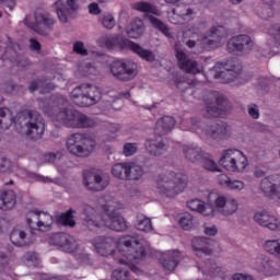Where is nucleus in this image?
<instances>
[{
  "instance_id": "33",
  "label": "nucleus",
  "mask_w": 280,
  "mask_h": 280,
  "mask_svg": "<svg viewBox=\"0 0 280 280\" xmlns=\"http://www.w3.org/2000/svg\"><path fill=\"white\" fill-rule=\"evenodd\" d=\"M143 32H145L143 20L136 18L131 22V27L127 31V36H129V38H139V36H142Z\"/></svg>"
},
{
  "instance_id": "60",
  "label": "nucleus",
  "mask_w": 280,
  "mask_h": 280,
  "mask_svg": "<svg viewBox=\"0 0 280 280\" xmlns=\"http://www.w3.org/2000/svg\"><path fill=\"white\" fill-rule=\"evenodd\" d=\"M232 279L233 280H253V277L244 273H235L232 276Z\"/></svg>"
},
{
  "instance_id": "31",
  "label": "nucleus",
  "mask_w": 280,
  "mask_h": 280,
  "mask_svg": "<svg viewBox=\"0 0 280 280\" xmlns=\"http://www.w3.org/2000/svg\"><path fill=\"white\" fill-rule=\"evenodd\" d=\"M147 152L152 156H161L165 152V143L159 139H147L144 143Z\"/></svg>"
},
{
  "instance_id": "3",
  "label": "nucleus",
  "mask_w": 280,
  "mask_h": 280,
  "mask_svg": "<svg viewBox=\"0 0 280 280\" xmlns=\"http://www.w3.org/2000/svg\"><path fill=\"white\" fill-rule=\"evenodd\" d=\"M207 30V23L199 22L188 27L187 34L190 38L186 42V47L194 49L192 54H202V51H211V49H218L222 45V39L226 38V28L222 25L213 26L210 32L205 34Z\"/></svg>"
},
{
  "instance_id": "15",
  "label": "nucleus",
  "mask_w": 280,
  "mask_h": 280,
  "mask_svg": "<svg viewBox=\"0 0 280 280\" xmlns=\"http://www.w3.org/2000/svg\"><path fill=\"white\" fill-rule=\"evenodd\" d=\"M253 39L248 35H236L229 39L226 48L229 54L244 56L253 51Z\"/></svg>"
},
{
  "instance_id": "63",
  "label": "nucleus",
  "mask_w": 280,
  "mask_h": 280,
  "mask_svg": "<svg viewBox=\"0 0 280 280\" xmlns=\"http://www.w3.org/2000/svg\"><path fill=\"white\" fill-rule=\"evenodd\" d=\"M190 122L198 129L205 128V124H202V121H200L198 118H191Z\"/></svg>"
},
{
  "instance_id": "2",
  "label": "nucleus",
  "mask_w": 280,
  "mask_h": 280,
  "mask_svg": "<svg viewBox=\"0 0 280 280\" xmlns=\"http://www.w3.org/2000/svg\"><path fill=\"white\" fill-rule=\"evenodd\" d=\"M83 220L85 226L91 231H100V229H110L118 233L128 230V222L121 217L117 209L110 203L104 206V213H97V210L86 203L83 205Z\"/></svg>"
},
{
  "instance_id": "36",
  "label": "nucleus",
  "mask_w": 280,
  "mask_h": 280,
  "mask_svg": "<svg viewBox=\"0 0 280 280\" xmlns=\"http://www.w3.org/2000/svg\"><path fill=\"white\" fill-rule=\"evenodd\" d=\"M25 237H27L25 231L19 229H13L10 234V241L14 246H27L28 243Z\"/></svg>"
},
{
  "instance_id": "1",
  "label": "nucleus",
  "mask_w": 280,
  "mask_h": 280,
  "mask_svg": "<svg viewBox=\"0 0 280 280\" xmlns=\"http://www.w3.org/2000/svg\"><path fill=\"white\" fill-rule=\"evenodd\" d=\"M93 246L101 257L116 255L118 250V255L124 257L118 259V264L128 266L132 272L139 270L137 264H141L142 259L145 258V248L141 245V237L137 234L120 236L117 243L110 236H98L94 240Z\"/></svg>"
},
{
  "instance_id": "22",
  "label": "nucleus",
  "mask_w": 280,
  "mask_h": 280,
  "mask_svg": "<svg viewBox=\"0 0 280 280\" xmlns=\"http://www.w3.org/2000/svg\"><path fill=\"white\" fill-rule=\"evenodd\" d=\"M191 19H194V9L187 7H176L168 14V21L173 25H185V23H189Z\"/></svg>"
},
{
  "instance_id": "57",
  "label": "nucleus",
  "mask_w": 280,
  "mask_h": 280,
  "mask_svg": "<svg viewBox=\"0 0 280 280\" xmlns=\"http://www.w3.org/2000/svg\"><path fill=\"white\" fill-rule=\"evenodd\" d=\"M140 168V173L137 171H129L130 176H136L137 178H132V179H127V180H139L141 178V176H143V167H141L140 165H137Z\"/></svg>"
},
{
  "instance_id": "21",
  "label": "nucleus",
  "mask_w": 280,
  "mask_h": 280,
  "mask_svg": "<svg viewBox=\"0 0 280 280\" xmlns=\"http://www.w3.org/2000/svg\"><path fill=\"white\" fill-rule=\"evenodd\" d=\"M260 189L266 196L280 200V175H270L260 183Z\"/></svg>"
},
{
  "instance_id": "54",
  "label": "nucleus",
  "mask_w": 280,
  "mask_h": 280,
  "mask_svg": "<svg viewBox=\"0 0 280 280\" xmlns=\"http://www.w3.org/2000/svg\"><path fill=\"white\" fill-rule=\"evenodd\" d=\"M88 10L90 12V14H102V10H100V4L93 2V3H90L89 7H88Z\"/></svg>"
},
{
  "instance_id": "56",
  "label": "nucleus",
  "mask_w": 280,
  "mask_h": 280,
  "mask_svg": "<svg viewBox=\"0 0 280 280\" xmlns=\"http://www.w3.org/2000/svg\"><path fill=\"white\" fill-rule=\"evenodd\" d=\"M229 200H226V198H224V196H219L215 199V207H218L219 209H224L226 207V202Z\"/></svg>"
},
{
  "instance_id": "58",
  "label": "nucleus",
  "mask_w": 280,
  "mask_h": 280,
  "mask_svg": "<svg viewBox=\"0 0 280 280\" xmlns=\"http://www.w3.org/2000/svg\"><path fill=\"white\" fill-rule=\"evenodd\" d=\"M248 115L252 116L253 119H259V109L257 108V105L248 108Z\"/></svg>"
},
{
  "instance_id": "27",
  "label": "nucleus",
  "mask_w": 280,
  "mask_h": 280,
  "mask_svg": "<svg viewBox=\"0 0 280 280\" xmlns=\"http://www.w3.org/2000/svg\"><path fill=\"white\" fill-rule=\"evenodd\" d=\"M38 89L40 93H49L50 91H54V89H56V85L51 83V79L43 77L30 83L28 91L31 93H34V91H38Z\"/></svg>"
},
{
  "instance_id": "47",
  "label": "nucleus",
  "mask_w": 280,
  "mask_h": 280,
  "mask_svg": "<svg viewBox=\"0 0 280 280\" xmlns=\"http://www.w3.org/2000/svg\"><path fill=\"white\" fill-rule=\"evenodd\" d=\"M139 150V145L135 142H127L124 144L122 154L125 156H132L133 154H137V151Z\"/></svg>"
},
{
  "instance_id": "42",
  "label": "nucleus",
  "mask_w": 280,
  "mask_h": 280,
  "mask_svg": "<svg viewBox=\"0 0 280 280\" xmlns=\"http://www.w3.org/2000/svg\"><path fill=\"white\" fill-rule=\"evenodd\" d=\"M179 226L183 231H191L194 229V215L185 213L179 219Z\"/></svg>"
},
{
  "instance_id": "44",
  "label": "nucleus",
  "mask_w": 280,
  "mask_h": 280,
  "mask_svg": "<svg viewBox=\"0 0 280 280\" xmlns=\"http://www.w3.org/2000/svg\"><path fill=\"white\" fill-rule=\"evenodd\" d=\"M23 261L26 264V266H30V267L38 266L39 264L38 255L36 254V252H27L23 256Z\"/></svg>"
},
{
  "instance_id": "59",
  "label": "nucleus",
  "mask_w": 280,
  "mask_h": 280,
  "mask_svg": "<svg viewBox=\"0 0 280 280\" xmlns=\"http://www.w3.org/2000/svg\"><path fill=\"white\" fill-rule=\"evenodd\" d=\"M30 43V47L33 51H40L42 46L38 40H36L35 38H31Z\"/></svg>"
},
{
  "instance_id": "43",
  "label": "nucleus",
  "mask_w": 280,
  "mask_h": 280,
  "mask_svg": "<svg viewBox=\"0 0 280 280\" xmlns=\"http://www.w3.org/2000/svg\"><path fill=\"white\" fill-rule=\"evenodd\" d=\"M258 261L260 266L257 267V270H259V272H264L266 277H270V267L272 266V261L270 260V258H258Z\"/></svg>"
},
{
  "instance_id": "12",
  "label": "nucleus",
  "mask_w": 280,
  "mask_h": 280,
  "mask_svg": "<svg viewBox=\"0 0 280 280\" xmlns=\"http://www.w3.org/2000/svg\"><path fill=\"white\" fill-rule=\"evenodd\" d=\"M110 73L120 82H130L137 78L139 70L135 61L121 59L110 63Z\"/></svg>"
},
{
  "instance_id": "17",
  "label": "nucleus",
  "mask_w": 280,
  "mask_h": 280,
  "mask_svg": "<svg viewBox=\"0 0 280 280\" xmlns=\"http://www.w3.org/2000/svg\"><path fill=\"white\" fill-rule=\"evenodd\" d=\"M83 183L90 191H104L110 182L108 178H104L91 171H84Z\"/></svg>"
},
{
  "instance_id": "40",
  "label": "nucleus",
  "mask_w": 280,
  "mask_h": 280,
  "mask_svg": "<svg viewBox=\"0 0 280 280\" xmlns=\"http://www.w3.org/2000/svg\"><path fill=\"white\" fill-rule=\"evenodd\" d=\"M265 5L262 12L259 13V16L264 19L265 21H268V19H272L275 16V9H272V5H275V0H262Z\"/></svg>"
},
{
  "instance_id": "23",
  "label": "nucleus",
  "mask_w": 280,
  "mask_h": 280,
  "mask_svg": "<svg viewBox=\"0 0 280 280\" xmlns=\"http://www.w3.org/2000/svg\"><path fill=\"white\" fill-rule=\"evenodd\" d=\"M211 238L205 236H197L192 238V250L197 257H210L213 254V248H211Z\"/></svg>"
},
{
  "instance_id": "18",
  "label": "nucleus",
  "mask_w": 280,
  "mask_h": 280,
  "mask_svg": "<svg viewBox=\"0 0 280 280\" xmlns=\"http://www.w3.org/2000/svg\"><path fill=\"white\" fill-rule=\"evenodd\" d=\"M78 1L67 0V3H65L62 0H58L56 2L57 16L61 23H68L69 16L80 10V3Z\"/></svg>"
},
{
  "instance_id": "51",
  "label": "nucleus",
  "mask_w": 280,
  "mask_h": 280,
  "mask_svg": "<svg viewBox=\"0 0 280 280\" xmlns=\"http://www.w3.org/2000/svg\"><path fill=\"white\" fill-rule=\"evenodd\" d=\"M73 51H75V54H79L80 56H89V50L84 48V43L82 42L74 43Z\"/></svg>"
},
{
  "instance_id": "20",
  "label": "nucleus",
  "mask_w": 280,
  "mask_h": 280,
  "mask_svg": "<svg viewBox=\"0 0 280 280\" xmlns=\"http://www.w3.org/2000/svg\"><path fill=\"white\" fill-rule=\"evenodd\" d=\"M131 172H138V174H141V168L137 166L135 163H118L115 164L112 167V174L115 176V178H118L119 180H127L137 178V176L130 175Z\"/></svg>"
},
{
  "instance_id": "24",
  "label": "nucleus",
  "mask_w": 280,
  "mask_h": 280,
  "mask_svg": "<svg viewBox=\"0 0 280 280\" xmlns=\"http://www.w3.org/2000/svg\"><path fill=\"white\" fill-rule=\"evenodd\" d=\"M214 80H219L221 84H231V82H236V84H244V72H237L234 68L225 69L221 72H217L214 74Z\"/></svg>"
},
{
  "instance_id": "10",
  "label": "nucleus",
  "mask_w": 280,
  "mask_h": 280,
  "mask_svg": "<svg viewBox=\"0 0 280 280\" xmlns=\"http://www.w3.org/2000/svg\"><path fill=\"white\" fill-rule=\"evenodd\" d=\"M66 147L70 154L74 156H89L95 150V141L86 133H72L68 137Z\"/></svg>"
},
{
  "instance_id": "28",
  "label": "nucleus",
  "mask_w": 280,
  "mask_h": 280,
  "mask_svg": "<svg viewBox=\"0 0 280 280\" xmlns=\"http://www.w3.org/2000/svg\"><path fill=\"white\" fill-rule=\"evenodd\" d=\"M187 207L191 211H197L198 213H201V215H205L206 218H209L214 213L213 206L207 205L199 199H192L188 201Z\"/></svg>"
},
{
  "instance_id": "13",
  "label": "nucleus",
  "mask_w": 280,
  "mask_h": 280,
  "mask_svg": "<svg viewBox=\"0 0 280 280\" xmlns=\"http://www.w3.org/2000/svg\"><path fill=\"white\" fill-rule=\"evenodd\" d=\"M229 113H231V103L223 95L215 96L211 102L206 101V108L203 109L206 119L225 117Z\"/></svg>"
},
{
  "instance_id": "39",
  "label": "nucleus",
  "mask_w": 280,
  "mask_h": 280,
  "mask_svg": "<svg viewBox=\"0 0 280 280\" xmlns=\"http://www.w3.org/2000/svg\"><path fill=\"white\" fill-rule=\"evenodd\" d=\"M136 229L138 231H142V233H150L152 231V220L148 217H139L138 222L136 224Z\"/></svg>"
},
{
  "instance_id": "35",
  "label": "nucleus",
  "mask_w": 280,
  "mask_h": 280,
  "mask_svg": "<svg viewBox=\"0 0 280 280\" xmlns=\"http://www.w3.org/2000/svg\"><path fill=\"white\" fill-rule=\"evenodd\" d=\"M51 226H54V217L47 212L40 211L39 221L37 223V231L45 233L47 231H51Z\"/></svg>"
},
{
  "instance_id": "9",
  "label": "nucleus",
  "mask_w": 280,
  "mask_h": 280,
  "mask_svg": "<svg viewBox=\"0 0 280 280\" xmlns=\"http://www.w3.org/2000/svg\"><path fill=\"white\" fill-rule=\"evenodd\" d=\"M54 119L55 121H59V124H63L66 128H94L95 126V120L89 118L86 115L67 108L59 110Z\"/></svg>"
},
{
  "instance_id": "53",
  "label": "nucleus",
  "mask_w": 280,
  "mask_h": 280,
  "mask_svg": "<svg viewBox=\"0 0 280 280\" xmlns=\"http://www.w3.org/2000/svg\"><path fill=\"white\" fill-rule=\"evenodd\" d=\"M218 183L219 185H222L223 187H229L231 183V177L226 174H221L218 176Z\"/></svg>"
},
{
  "instance_id": "45",
  "label": "nucleus",
  "mask_w": 280,
  "mask_h": 280,
  "mask_svg": "<svg viewBox=\"0 0 280 280\" xmlns=\"http://www.w3.org/2000/svg\"><path fill=\"white\" fill-rule=\"evenodd\" d=\"M237 211V200L229 199L225 203V208H223V215H233Z\"/></svg>"
},
{
  "instance_id": "61",
  "label": "nucleus",
  "mask_w": 280,
  "mask_h": 280,
  "mask_svg": "<svg viewBox=\"0 0 280 280\" xmlns=\"http://www.w3.org/2000/svg\"><path fill=\"white\" fill-rule=\"evenodd\" d=\"M4 8H8L10 12L16 8V2L14 0H3Z\"/></svg>"
},
{
  "instance_id": "29",
  "label": "nucleus",
  "mask_w": 280,
  "mask_h": 280,
  "mask_svg": "<svg viewBox=\"0 0 280 280\" xmlns=\"http://www.w3.org/2000/svg\"><path fill=\"white\" fill-rule=\"evenodd\" d=\"M16 206V194L13 190H3L0 192L1 211H11Z\"/></svg>"
},
{
  "instance_id": "46",
  "label": "nucleus",
  "mask_w": 280,
  "mask_h": 280,
  "mask_svg": "<svg viewBox=\"0 0 280 280\" xmlns=\"http://www.w3.org/2000/svg\"><path fill=\"white\" fill-rule=\"evenodd\" d=\"M105 128L107 130V132H109L112 136L107 137L106 139H104V141H113L114 139H116V135L117 132H119V125L114 124V122H107L105 125Z\"/></svg>"
},
{
  "instance_id": "5",
  "label": "nucleus",
  "mask_w": 280,
  "mask_h": 280,
  "mask_svg": "<svg viewBox=\"0 0 280 280\" xmlns=\"http://www.w3.org/2000/svg\"><path fill=\"white\" fill-rule=\"evenodd\" d=\"M100 43L106 47V49H115V47H120V49H130L133 54H137L139 58L145 60L147 62H154L156 60V56L154 52L149 49H144L141 45L129 40V39H121L119 36H103L100 38Z\"/></svg>"
},
{
  "instance_id": "8",
  "label": "nucleus",
  "mask_w": 280,
  "mask_h": 280,
  "mask_svg": "<svg viewBox=\"0 0 280 280\" xmlns=\"http://www.w3.org/2000/svg\"><path fill=\"white\" fill-rule=\"evenodd\" d=\"M51 243L54 246H58L60 250H63V253H73L79 264H85L86 266H91V264H93V259L90 254L84 252L78 253L80 245L71 235L67 233H57L52 236Z\"/></svg>"
},
{
  "instance_id": "26",
  "label": "nucleus",
  "mask_w": 280,
  "mask_h": 280,
  "mask_svg": "<svg viewBox=\"0 0 280 280\" xmlns=\"http://www.w3.org/2000/svg\"><path fill=\"white\" fill-rule=\"evenodd\" d=\"M160 264L167 272H174L178 268V264H180V252L170 250L163 254L160 258Z\"/></svg>"
},
{
  "instance_id": "6",
  "label": "nucleus",
  "mask_w": 280,
  "mask_h": 280,
  "mask_svg": "<svg viewBox=\"0 0 280 280\" xmlns=\"http://www.w3.org/2000/svg\"><path fill=\"white\" fill-rule=\"evenodd\" d=\"M20 126L25 127V136L32 141L43 139L45 135V119L36 110H26L18 115Z\"/></svg>"
},
{
  "instance_id": "55",
  "label": "nucleus",
  "mask_w": 280,
  "mask_h": 280,
  "mask_svg": "<svg viewBox=\"0 0 280 280\" xmlns=\"http://www.w3.org/2000/svg\"><path fill=\"white\" fill-rule=\"evenodd\" d=\"M10 161L5 158L0 159V172H8L10 170Z\"/></svg>"
},
{
  "instance_id": "48",
  "label": "nucleus",
  "mask_w": 280,
  "mask_h": 280,
  "mask_svg": "<svg viewBox=\"0 0 280 280\" xmlns=\"http://www.w3.org/2000/svg\"><path fill=\"white\" fill-rule=\"evenodd\" d=\"M196 84V81H187L185 78L176 79L175 85L179 91H187V89H191Z\"/></svg>"
},
{
  "instance_id": "37",
  "label": "nucleus",
  "mask_w": 280,
  "mask_h": 280,
  "mask_svg": "<svg viewBox=\"0 0 280 280\" xmlns=\"http://www.w3.org/2000/svg\"><path fill=\"white\" fill-rule=\"evenodd\" d=\"M40 220V210H31L26 213V224L30 229H38V222Z\"/></svg>"
},
{
  "instance_id": "62",
  "label": "nucleus",
  "mask_w": 280,
  "mask_h": 280,
  "mask_svg": "<svg viewBox=\"0 0 280 280\" xmlns=\"http://www.w3.org/2000/svg\"><path fill=\"white\" fill-rule=\"evenodd\" d=\"M205 233H206V235L215 236V235H218V228H215V226L205 228Z\"/></svg>"
},
{
  "instance_id": "7",
  "label": "nucleus",
  "mask_w": 280,
  "mask_h": 280,
  "mask_svg": "<svg viewBox=\"0 0 280 280\" xmlns=\"http://www.w3.org/2000/svg\"><path fill=\"white\" fill-rule=\"evenodd\" d=\"M70 100L75 106L86 108L102 100V92H100V88L93 84L82 83L72 90Z\"/></svg>"
},
{
  "instance_id": "52",
  "label": "nucleus",
  "mask_w": 280,
  "mask_h": 280,
  "mask_svg": "<svg viewBox=\"0 0 280 280\" xmlns=\"http://www.w3.org/2000/svg\"><path fill=\"white\" fill-rule=\"evenodd\" d=\"M244 187H245L244 182L237 180V179H234V180L230 179V184L228 185L229 189H236V191H242Z\"/></svg>"
},
{
  "instance_id": "4",
  "label": "nucleus",
  "mask_w": 280,
  "mask_h": 280,
  "mask_svg": "<svg viewBox=\"0 0 280 280\" xmlns=\"http://www.w3.org/2000/svg\"><path fill=\"white\" fill-rule=\"evenodd\" d=\"M158 194L174 198L178 194H183L187 187V175L183 173H174L165 171L155 177Z\"/></svg>"
},
{
  "instance_id": "41",
  "label": "nucleus",
  "mask_w": 280,
  "mask_h": 280,
  "mask_svg": "<svg viewBox=\"0 0 280 280\" xmlns=\"http://www.w3.org/2000/svg\"><path fill=\"white\" fill-rule=\"evenodd\" d=\"M150 23L153 25L155 30H159V32H162L164 36H170V27L163 23V21L159 20V18L155 16H149Z\"/></svg>"
},
{
  "instance_id": "11",
  "label": "nucleus",
  "mask_w": 280,
  "mask_h": 280,
  "mask_svg": "<svg viewBox=\"0 0 280 280\" xmlns=\"http://www.w3.org/2000/svg\"><path fill=\"white\" fill-rule=\"evenodd\" d=\"M219 165L228 172H244L248 167V158L240 150L228 149L223 151Z\"/></svg>"
},
{
  "instance_id": "38",
  "label": "nucleus",
  "mask_w": 280,
  "mask_h": 280,
  "mask_svg": "<svg viewBox=\"0 0 280 280\" xmlns=\"http://www.w3.org/2000/svg\"><path fill=\"white\" fill-rule=\"evenodd\" d=\"M73 209H69L66 213H62L57 218V224H62L63 226H75V221L73 220Z\"/></svg>"
},
{
  "instance_id": "30",
  "label": "nucleus",
  "mask_w": 280,
  "mask_h": 280,
  "mask_svg": "<svg viewBox=\"0 0 280 280\" xmlns=\"http://www.w3.org/2000/svg\"><path fill=\"white\" fill-rule=\"evenodd\" d=\"M176 126V119L172 116H164L156 121L155 130L159 137H163V135H167V132H172Z\"/></svg>"
},
{
  "instance_id": "19",
  "label": "nucleus",
  "mask_w": 280,
  "mask_h": 280,
  "mask_svg": "<svg viewBox=\"0 0 280 280\" xmlns=\"http://www.w3.org/2000/svg\"><path fill=\"white\" fill-rule=\"evenodd\" d=\"M206 137L213 139L214 141H222V139H228L231 135V128L229 125L222 120H219L209 128L205 129Z\"/></svg>"
},
{
  "instance_id": "25",
  "label": "nucleus",
  "mask_w": 280,
  "mask_h": 280,
  "mask_svg": "<svg viewBox=\"0 0 280 280\" xmlns=\"http://www.w3.org/2000/svg\"><path fill=\"white\" fill-rule=\"evenodd\" d=\"M255 222L260 226H265L269 231H279L280 230V221L277 217L268 213V212H257L254 215Z\"/></svg>"
},
{
  "instance_id": "50",
  "label": "nucleus",
  "mask_w": 280,
  "mask_h": 280,
  "mask_svg": "<svg viewBox=\"0 0 280 280\" xmlns=\"http://www.w3.org/2000/svg\"><path fill=\"white\" fill-rule=\"evenodd\" d=\"M102 24L106 30H113L115 27V16L112 14L105 15L103 18Z\"/></svg>"
},
{
  "instance_id": "16",
  "label": "nucleus",
  "mask_w": 280,
  "mask_h": 280,
  "mask_svg": "<svg viewBox=\"0 0 280 280\" xmlns=\"http://www.w3.org/2000/svg\"><path fill=\"white\" fill-rule=\"evenodd\" d=\"M177 65L182 71L185 73H190L191 75H198L200 73V65L198 61L189 58L185 51L175 48Z\"/></svg>"
},
{
  "instance_id": "32",
  "label": "nucleus",
  "mask_w": 280,
  "mask_h": 280,
  "mask_svg": "<svg viewBox=\"0 0 280 280\" xmlns=\"http://www.w3.org/2000/svg\"><path fill=\"white\" fill-rule=\"evenodd\" d=\"M183 152L185 159L190 161V163H198V161H202V150L197 144H188L183 147Z\"/></svg>"
},
{
  "instance_id": "64",
  "label": "nucleus",
  "mask_w": 280,
  "mask_h": 280,
  "mask_svg": "<svg viewBox=\"0 0 280 280\" xmlns=\"http://www.w3.org/2000/svg\"><path fill=\"white\" fill-rule=\"evenodd\" d=\"M46 161H48V163H54V161H56V153H48L45 156Z\"/></svg>"
},
{
  "instance_id": "14",
  "label": "nucleus",
  "mask_w": 280,
  "mask_h": 280,
  "mask_svg": "<svg viewBox=\"0 0 280 280\" xmlns=\"http://www.w3.org/2000/svg\"><path fill=\"white\" fill-rule=\"evenodd\" d=\"M24 25L33 30L37 34H49L51 30H54V25H56V20L49 13H35V21L30 22V20H24Z\"/></svg>"
},
{
  "instance_id": "49",
  "label": "nucleus",
  "mask_w": 280,
  "mask_h": 280,
  "mask_svg": "<svg viewBox=\"0 0 280 280\" xmlns=\"http://www.w3.org/2000/svg\"><path fill=\"white\" fill-rule=\"evenodd\" d=\"M202 165H203V168L207 170L208 172H220V167L211 159H203Z\"/></svg>"
},
{
  "instance_id": "34",
  "label": "nucleus",
  "mask_w": 280,
  "mask_h": 280,
  "mask_svg": "<svg viewBox=\"0 0 280 280\" xmlns=\"http://www.w3.org/2000/svg\"><path fill=\"white\" fill-rule=\"evenodd\" d=\"M132 10H136L137 12H142L143 14H155V16H159V9L154 7V4L145 1H139L133 2L131 4Z\"/></svg>"
}]
</instances>
